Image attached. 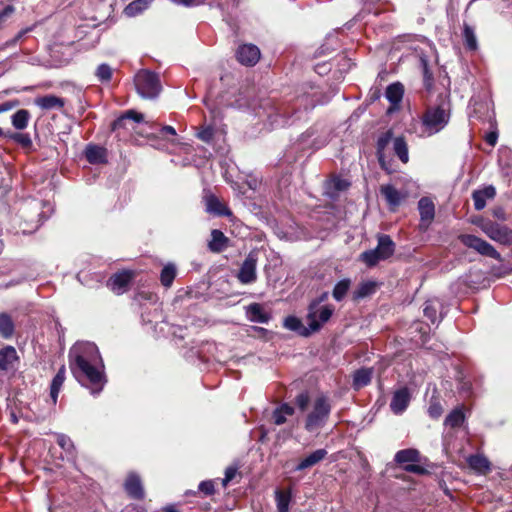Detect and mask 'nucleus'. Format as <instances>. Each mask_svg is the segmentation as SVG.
<instances>
[{
	"instance_id": "nucleus-38",
	"label": "nucleus",
	"mask_w": 512,
	"mask_h": 512,
	"mask_svg": "<svg viewBox=\"0 0 512 512\" xmlns=\"http://www.w3.org/2000/svg\"><path fill=\"white\" fill-rule=\"evenodd\" d=\"M394 460L398 464L416 463L419 460V452L416 449H403L395 454Z\"/></svg>"
},
{
	"instance_id": "nucleus-56",
	"label": "nucleus",
	"mask_w": 512,
	"mask_h": 512,
	"mask_svg": "<svg viewBox=\"0 0 512 512\" xmlns=\"http://www.w3.org/2000/svg\"><path fill=\"white\" fill-rule=\"evenodd\" d=\"M213 134V129L211 127H205L197 133V137L200 140L209 143L213 138Z\"/></svg>"
},
{
	"instance_id": "nucleus-34",
	"label": "nucleus",
	"mask_w": 512,
	"mask_h": 512,
	"mask_svg": "<svg viewBox=\"0 0 512 512\" xmlns=\"http://www.w3.org/2000/svg\"><path fill=\"white\" fill-rule=\"evenodd\" d=\"M469 466L478 473H487L491 470L489 460L480 454L471 455L468 458Z\"/></svg>"
},
{
	"instance_id": "nucleus-33",
	"label": "nucleus",
	"mask_w": 512,
	"mask_h": 512,
	"mask_svg": "<svg viewBox=\"0 0 512 512\" xmlns=\"http://www.w3.org/2000/svg\"><path fill=\"white\" fill-rule=\"evenodd\" d=\"M65 366H61L56 375L53 377L51 385H50V397L52 399L53 404H56L59 392L63 386L65 381Z\"/></svg>"
},
{
	"instance_id": "nucleus-26",
	"label": "nucleus",
	"mask_w": 512,
	"mask_h": 512,
	"mask_svg": "<svg viewBox=\"0 0 512 512\" xmlns=\"http://www.w3.org/2000/svg\"><path fill=\"white\" fill-rule=\"evenodd\" d=\"M381 195L391 207L399 206L405 198V194L397 190L393 185H382L380 188Z\"/></svg>"
},
{
	"instance_id": "nucleus-14",
	"label": "nucleus",
	"mask_w": 512,
	"mask_h": 512,
	"mask_svg": "<svg viewBox=\"0 0 512 512\" xmlns=\"http://www.w3.org/2000/svg\"><path fill=\"white\" fill-rule=\"evenodd\" d=\"M449 307L438 298L430 299L425 302L423 309L424 315L430 320H443L448 317Z\"/></svg>"
},
{
	"instance_id": "nucleus-45",
	"label": "nucleus",
	"mask_w": 512,
	"mask_h": 512,
	"mask_svg": "<svg viewBox=\"0 0 512 512\" xmlns=\"http://www.w3.org/2000/svg\"><path fill=\"white\" fill-rule=\"evenodd\" d=\"M95 75L100 82H109L112 78V68L108 64L102 63L97 67Z\"/></svg>"
},
{
	"instance_id": "nucleus-1",
	"label": "nucleus",
	"mask_w": 512,
	"mask_h": 512,
	"mask_svg": "<svg viewBox=\"0 0 512 512\" xmlns=\"http://www.w3.org/2000/svg\"><path fill=\"white\" fill-rule=\"evenodd\" d=\"M69 368L73 376L97 396L103 390L107 380L99 349L89 341L76 342L69 351Z\"/></svg>"
},
{
	"instance_id": "nucleus-39",
	"label": "nucleus",
	"mask_w": 512,
	"mask_h": 512,
	"mask_svg": "<svg viewBox=\"0 0 512 512\" xmlns=\"http://www.w3.org/2000/svg\"><path fill=\"white\" fill-rule=\"evenodd\" d=\"M176 274H177V269H176L175 264H173V263L166 264L163 267L161 274H160L161 284L164 287L169 288L172 285V283L176 277Z\"/></svg>"
},
{
	"instance_id": "nucleus-27",
	"label": "nucleus",
	"mask_w": 512,
	"mask_h": 512,
	"mask_svg": "<svg viewBox=\"0 0 512 512\" xmlns=\"http://www.w3.org/2000/svg\"><path fill=\"white\" fill-rule=\"evenodd\" d=\"M229 245V239L224 233L218 229L211 231V239L208 242V248L211 252L220 253L224 251Z\"/></svg>"
},
{
	"instance_id": "nucleus-43",
	"label": "nucleus",
	"mask_w": 512,
	"mask_h": 512,
	"mask_svg": "<svg viewBox=\"0 0 512 512\" xmlns=\"http://www.w3.org/2000/svg\"><path fill=\"white\" fill-rule=\"evenodd\" d=\"M465 415L460 408L452 410L445 419V425L451 428L459 427L463 424Z\"/></svg>"
},
{
	"instance_id": "nucleus-5",
	"label": "nucleus",
	"mask_w": 512,
	"mask_h": 512,
	"mask_svg": "<svg viewBox=\"0 0 512 512\" xmlns=\"http://www.w3.org/2000/svg\"><path fill=\"white\" fill-rule=\"evenodd\" d=\"M134 83L138 94L145 99L157 98L162 90L159 75L149 70L139 71Z\"/></svg>"
},
{
	"instance_id": "nucleus-25",
	"label": "nucleus",
	"mask_w": 512,
	"mask_h": 512,
	"mask_svg": "<svg viewBox=\"0 0 512 512\" xmlns=\"http://www.w3.org/2000/svg\"><path fill=\"white\" fill-rule=\"evenodd\" d=\"M496 195L495 187L489 185L482 190H475L472 193V199L474 201V207L477 211L485 208L486 200L493 199Z\"/></svg>"
},
{
	"instance_id": "nucleus-51",
	"label": "nucleus",
	"mask_w": 512,
	"mask_h": 512,
	"mask_svg": "<svg viewBox=\"0 0 512 512\" xmlns=\"http://www.w3.org/2000/svg\"><path fill=\"white\" fill-rule=\"evenodd\" d=\"M15 331L14 322H0V336L4 339H9L13 336Z\"/></svg>"
},
{
	"instance_id": "nucleus-10",
	"label": "nucleus",
	"mask_w": 512,
	"mask_h": 512,
	"mask_svg": "<svg viewBox=\"0 0 512 512\" xmlns=\"http://www.w3.org/2000/svg\"><path fill=\"white\" fill-rule=\"evenodd\" d=\"M328 293L323 292L319 297L312 300L308 307L307 320H330L334 306L327 303Z\"/></svg>"
},
{
	"instance_id": "nucleus-2",
	"label": "nucleus",
	"mask_w": 512,
	"mask_h": 512,
	"mask_svg": "<svg viewBox=\"0 0 512 512\" xmlns=\"http://www.w3.org/2000/svg\"><path fill=\"white\" fill-rule=\"evenodd\" d=\"M325 102L318 98L317 91L311 93L304 92L298 95L293 104L275 102L267 98L261 100L257 115L259 117L265 116L272 129L280 128L290 124L292 117L301 119L303 111L312 110L317 104H324Z\"/></svg>"
},
{
	"instance_id": "nucleus-52",
	"label": "nucleus",
	"mask_w": 512,
	"mask_h": 512,
	"mask_svg": "<svg viewBox=\"0 0 512 512\" xmlns=\"http://www.w3.org/2000/svg\"><path fill=\"white\" fill-rule=\"evenodd\" d=\"M57 444L64 450L70 452L74 448V444L70 437L65 434L57 435Z\"/></svg>"
},
{
	"instance_id": "nucleus-61",
	"label": "nucleus",
	"mask_w": 512,
	"mask_h": 512,
	"mask_svg": "<svg viewBox=\"0 0 512 512\" xmlns=\"http://www.w3.org/2000/svg\"><path fill=\"white\" fill-rule=\"evenodd\" d=\"M125 113L128 120H133L138 123L143 121L144 116L141 113H138L134 110H128Z\"/></svg>"
},
{
	"instance_id": "nucleus-21",
	"label": "nucleus",
	"mask_w": 512,
	"mask_h": 512,
	"mask_svg": "<svg viewBox=\"0 0 512 512\" xmlns=\"http://www.w3.org/2000/svg\"><path fill=\"white\" fill-rule=\"evenodd\" d=\"M309 326L303 325V322H283L285 329L293 331L301 336L307 337L322 328L324 322H308Z\"/></svg>"
},
{
	"instance_id": "nucleus-48",
	"label": "nucleus",
	"mask_w": 512,
	"mask_h": 512,
	"mask_svg": "<svg viewBox=\"0 0 512 512\" xmlns=\"http://www.w3.org/2000/svg\"><path fill=\"white\" fill-rule=\"evenodd\" d=\"M415 324H418V326L415 328L416 331L420 334V339L415 340L417 343L420 342L421 345H425L428 341L429 335L428 332L430 331V327L426 322H414Z\"/></svg>"
},
{
	"instance_id": "nucleus-64",
	"label": "nucleus",
	"mask_w": 512,
	"mask_h": 512,
	"mask_svg": "<svg viewBox=\"0 0 512 512\" xmlns=\"http://www.w3.org/2000/svg\"><path fill=\"white\" fill-rule=\"evenodd\" d=\"M161 134H169V135H176V130L172 127V126H169V125H165L161 128Z\"/></svg>"
},
{
	"instance_id": "nucleus-58",
	"label": "nucleus",
	"mask_w": 512,
	"mask_h": 512,
	"mask_svg": "<svg viewBox=\"0 0 512 512\" xmlns=\"http://www.w3.org/2000/svg\"><path fill=\"white\" fill-rule=\"evenodd\" d=\"M237 469L235 467H227L225 470V476L222 480L223 486H226L236 475Z\"/></svg>"
},
{
	"instance_id": "nucleus-32",
	"label": "nucleus",
	"mask_w": 512,
	"mask_h": 512,
	"mask_svg": "<svg viewBox=\"0 0 512 512\" xmlns=\"http://www.w3.org/2000/svg\"><path fill=\"white\" fill-rule=\"evenodd\" d=\"M247 314L250 320H270L272 315L269 309L260 303H252L247 307Z\"/></svg>"
},
{
	"instance_id": "nucleus-35",
	"label": "nucleus",
	"mask_w": 512,
	"mask_h": 512,
	"mask_svg": "<svg viewBox=\"0 0 512 512\" xmlns=\"http://www.w3.org/2000/svg\"><path fill=\"white\" fill-rule=\"evenodd\" d=\"M294 408L287 404L283 403L279 407H277L272 414V419L275 425H282L286 422L288 416H292L294 414Z\"/></svg>"
},
{
	"instance_id": "nucleus-8",
	"label": "nucleus",
	"mask_w": 512,
	"mask_h": 512,
	"mask_svg": "<svg viewBox=\"0 0 512 512\" xmlns=\"http://www.w3.org/2000/svg\"><path fill=\"white\" fill-rule=\"evenodd\" d=\"M475 224L491 240L506 246L512 245V229L491 220H479Z\"/></svg>"
},
{
	"instance_id": "nucleus-44",
	"label": "nucleus",
	"mask_w": 512,
	"mask_h": 512,
	"mask_svg": "<svg viewBox=\"0 0 512 512\" xmlns=\"http://www.w3.org/2000/svg\"><path fill=\"white\" fill-rule=\"evenodd\" d=\"M463 39H464V43H465V46L467 49H469V50L477 49L478 44H477V38H476V35L474 32V29L466 23L463 26Z\"/></svg>"
},
{
	"instance_id": "nucleus-55",
	"label": "nucleus",
	"mask_w": 512,
	"mask_h": 512,
	"mask_svg": "<svg viewBox=\"0 0 512 512\" xmlns=\"http://www.w3.org/2000/svg\"><path fill=\"white\" fill-rule=\"evenodd\" d=\"M198 489L205 495H212L215 492L214 482L212 480L202 481L199 484Z\"/></svg>"
},
{
	"instance_id": "nucleus-24",
	"label": "nucleus",
	"mask_w": 512,
	"mask_h": 512,
	"mask_svg": "<svg viewBox=\"0 0 512 512\" xmlns=\"http://www.w3.org/2000/svg\"><path fill=\"white\" fill-rule=\"evenodd\" d=\"M18 359L17 351L13 346H6L0 349V370L8 371L13 369Z\"/></svg>"
},
{
	"instance_id": "nucleus-17",
	"label": "nucleus",
	"mask_w": 512,
	"mask_h": 512,
	"mask_svg": "<svg viewBox=\"0 0 512 512\" xmlns=\"http://www.w3.org/2000/svg\"><path fill=\"white\" fill-rule=\"evenodd\" d=\"M236 58L243 65L254 66L260 59V50L253 44H244L237 49Z\"/></svg>"
},
{
	"instance_id": "nucleus-20",
	"label": "nucleus",
	"mask_w": 512,
	"mask_h": 512,
	"mask_svg": "<svg viewBox=\"0 0 512 512\" xmlns=\"http://www.w3.org/2000/svg\"><path fill=\"white\" fill-rule=\"evenodd\" d=\"M126 493L133 499L144 498V488L140 477L136 473H130L124 483Z\"/></svg>"
},
{
	"instance_id": "nucleus-47",
	"label": "nucleus",
	"mask_w": 512,
	"mask_h": 512,
	"mask_svg": "<svg viewBox=\"0 0 512 512\" xmlns=\"http://www.w3.org/2000/svg\"><path fill=\"white\" fill-rule=\"evenodd\" d=\"M458 381V389L459 391L464 394L465 396H469L472 393V384L471 382L465 378L463 375V372H458L457 376Z\"/></svg>"
},
{
	"instance_id": "nucleus-22",
	"label": "nucleus",
	"mask_w": 512,
	"mask_h": 512,
	"mask_svg": "<svg viewBox=\"0 0 512 512\" xmlns=\"http://www.w3.org/2000/svg\"><path fill=\"white\" fill-rule=\"evenodd\" d=\"M349 186V181L336 176L325 183V194L331 199H336L339 196V194L347 190Z\"/></svg>"
},
{
	"instance_id": "nucleus-28",
	"label": "nucleus",
	"mask_w": 512,
	"mask_h": 512,
	"mask_svg": "<svg viewBox=\"0 0 512 512\" xmlns=\"http://www.w3.org/2000/svg\"><path fill=\"white\" fill-rule=\"evenodd\" d=\"M326 449H317L303 458L295 467V471H303L321 462L327 456Z\"/></svg>"
},
{
	"instance_id": "nucleus-59",
	"label": "nucleus",
	"mask_w": 512,
	"mask_h": 512,
	"mask_svg": "<svg viewBox=\"0 0 512 512\" xmlns=\"http://www.w3.org/2000/svg\"><path fill=\"white\" fill-rule=\"evenodd\" d=\"M30 30H31L30 28H27V29H23V30L19 31L13 39L7 41L4 44V48L16 45V43Z\"/></svg>"
},
{
	"instance_id": "nucleus-50",
	"label": "nucleus",
	"mask_w": 512,
	"mask_h": 512,
	"mask_svg": "<svg viewBox=\"0 0 512 512\" xmlns=\"http://www.w3.org/2000/svg\"><path fill=\"white\" fill-rule=\"evenodd\" d=\"M8 137L23 147H30L32 145L30 135L27 133H11Z\"/></svg>"
},
{
	"instance_id": "nucleus-60",
	"label": "nucleus",
	"mask_w": 512,
	"mask_h": 512,
	"mask_svg": "<svg viewBox=\"0 0 512 512\" xmlns=\"http://www.w3.org/2000/svg\"><path fill=\"white\" fill-rule=\"evenodd\" d=\"M250 335L256 337H265L268 331L261 327L251 326L249 330H247Z\"/></svg>"
},
{
	"instance_id": "nucleus-15",
	"label": "nucleus",
	"mask_w": 512,
	"mask_h": 512,
	"mask_svg": "<svg viewBox=\"0 0 512 512\" xmlns=\"http://www.w3.org/2000/svg\"><path fill=\"white\" fill-rule=\"evenodd\" d=\"M133 273L130 271H122L113 274L107 281V286L116 294H123L128 290L132 281Z\"/></svg>"
},
{
	"instance_id": "nucleus-16",
	"label": "nucleus",
	"mask_w": 512,
	"mask_h": 512,
	"mask_svg": "<svg viewBox=\"0 0 512 512\" xmlns=\"http://www.w3.org/2000/svg\"><path fill=\"white\" fill-rule=\"evenodd\" d=\"M411 401V393L407 387H401L397 389L390 402L391 411L396 414H402L408 407Z\"/></svg>"
},
{
	"instance_id": "nucleus-42",
	"label": "nucleus",
	"mask_w": 512,
	"mask_h": 512,
	"mask_svg": "<svg viewBox=\"0 0 512 512\" xmlns=\"http://www.w3.org/2000/svg\"><path fill=\"white\" fill-rule=\"evenodd\" d=\"M275 500L277 506V512H288L291 501V495L289 492L282 490L275 491Z\"/></svg>"
},
{
	"instance_id": "nucleus-3",
	"label": "nucleus",
	"mask_w": 512,
	"mask_h": 512,
	"mask_svg": "<svg viewBox=\"0 0 512 512\" xmlns=\"http://www.w3.org/2000/svg\"><path fill=\"white\" fill-rule=\"evenodd\" d=\"M392 144L394 154L402 163L409 161L408 144L403 136L394 137L392 130H387L377 139L376 153L382 168H385L386 149Z\"/></svg>"
},
{
	"instance_id": "nucleus-30",
	"label": "nucleus",
	"mask_w": 512,
	"mask_h": 512,
	"mask_svg": "<svg viewBox=\"0 0 512 512\" xmlns=\"http://www.w3.org/2000/svg\"><path fill=\"white\" fill-rule=\"evenodd\" d=\"M106 154V149L98 145L89 144L85 149V157L91 164L105 163Z\"/></svg>"
},
{
	"instance_id": "nucleus-31",
	"label": "nucleus",
	"mask_w": 512,
	"mask_h": 512,
	"mask_svg": "<svg viewBox=\"0 0 512 512\" xmlns=\"http://www.w3.org/2000/svg\"><path fill=\"white\" fill-rule=\"evenodd\" d=\"M206 210L209 213L218 215V216H230L231 211L228 207H226L223 203L220 202V200L214 196L210 195L206 199Z\"/></svg>"
},
{
	"instance_id": "nucleus-62",
	"label": "nucleus",
	"mask_w": 512,
	"mask_h": 512,
	"mask_svg": "<svg viewBox=\"0 0 512 512\" xmlns=\"http://www.w3.org/2000/svg\"><path fill=\"white\" fill-rule=\"evenodd\" d=\"M405 470L410 473L423 474L425 469L418 464L410 463L405 466Z\"/></svg>"
},
{
	"instance_id": "nucleus-29",
	"label": "nucleus",
	"mask_w": 512,
	"mask_h": 512,
	"mask_svg": "<svg viewBox=\"0 0 512 512\" xmlns=\"http://www.w3.org/2000/svg\"><path fill=\"white\" fill-rule=\"evenodd\" d=\"M35 105L42 110L62 109L64 107V99L55 95H45L37 97L34 101Z\"/></svg>"
},
{
	"instance_id": "nucleus-41",
	"label": "nucleus",
	"mask_w": 512,
	"mask_h": 512,
	"mask_svg": "<svg viewBox=\"0 0 512 512\" xmlns=\"http://www.w3.org/2000/svg\"><path fill=\"white\" fill-rule=\"evenodd\" d=\"M29 119V111L25 109H20L12 115V125L17 130H23L27 127Z\"/></svg>"
},
{
	"instance_id": "nucleus-40",
	"label": "nucleus",
	"mask_w": 512,
	"mask_h": 512,
	"mask_svg": "<svg viewBox=\"0 0 512 512\" xmlns=\"http://www.w3.org/2000/svg\"><path fill=\"white\" fill-rule=\"evenodd\" d=\"M351 287V280L348 278H344L340 281H338L332 291L333 298L340 302L344 299V297L347 295L348 291Z\"/></svg>"
},
{
	"instance_id": "nucleus-7",
	"label": "nucleus",
	"mask_w": 512,
	"mask_h": 512,
	"mask_svg": "<svg viewBox=\"0 0 512 512\" xmlns=\"http://www.w3.org/2000/svg\"><path fill=\"white\" fill-rule=\"evenodd\" d=\"M331 413V405L325 396L318 397L313 404L312 411L305 420V429L308 432H315L322 428Z\"/></svg>"
},
{
	"instance_id": "nucleus-11",
	"label": "nucleus",
	"mask_w": 512,
	"mask_h": 512,
	"mask_svg": "<svg viewBox=\"0 0 512 512\" xmlns=\"http://www.w3.org/2000/svg\"><path fill=\"white\" fill-rule=\"evenodd\" d=\"M258 258L259 252L257 250H252L248 253L237 273V278L240 281V283L251 284L256 281V267L258 263Z\"/></svg>"
},
{
	"instance_id": "nucleus-19",
	"label": "nucleus",
	"mask_w": 512,
	"mask_h": 512,
	"mask_svg": "<svg viewBox=\"0 0 512 512\" xmlns=\"http://www.w3.org/2000/svg\"><path fill=\"white\" fill-rule=\"evenodd\" d=\"M404 95V86L400 82H395L390 84L386 88L385 96L387 100L391 103V107L388 109V113H392L396 111L400 107V103L403 99Z\"/></svg>"
},
{
	"instance_id": "nucleus-46",
	"label": "nucleus",
	"mask_w": 512,
	"mask_h": 512,
	"mask_svg": "<svg viewBox=\"0 0 512 512\" xmlns=\"http://www.w3.org/2000/svg\"><path fill=\"white\" fill-rule=\"evenodd\" d=\"M26 310H27L26 308H17L11 312H2V313H0V320L1 321L14 320V319H17L20 317H25V316H29L31 318L30 320H34V318L32 316H30L26 312Z\"/></svg>"
},
{
	"instance_id": "nucleus-53",
	"label": "nucleus",
	"mask_w": 512,
	"mask_h": 512,
	"mask_svg": "<svg viewBox=\"0 0 512 512\" xmlns=\"http://www.w3.org/2000/svg\"><path fill=\"white\" fill-rule=\"evenodd\" d=\"M295 403L301 411H305L310 403V397L307 392H301L295 398Z\"/></svg>"
},
{
	"instance_id": "nucleus-12",
	"label": "nucleus",
	"mask_w": 512,
	"mask_h": 512,
	"mask_svg": "<svg viewBox=\"0 0 512 512\" xmlns=\"http://www.w3.org/2000/svg\"><path fill=\"white\" fill-rule=\"evenodd\" d=\"M199 358L204 362L215 361L223 364L229 359L228 352L224 345L214 342L204 343L198 351Z\"/></svg>"
},
{
	"instance_id": "nucleus-13",
	"label": "nucleus",
	"mask_w": 512,
	"mask_h": 512,
	"mask_svg": "<svg viewBox=\"0 0 512 512\" xmlns=\"http://www.w3.org/2000/svg\"><path fill=\"white\" fill-rule=\"evenodd\" d=\"M418 210L420 214L419 229L426 231L435 217V205L429 197H422L418 201Z\"/></svg>"
},
{
	"instance_id": "nucleus-6",
	"label": "nucleus",
	"mask_w": 512,
	"mask_h": 512,
	"mask_svg": "<svg viewBox=\"0 0 512 512\" xmlns=\"http://www.w3.org/2000/svg\"><path fill=\"white\" fill-rule=\"evenodd\" d=\"M377 239L378 244L375 249L364 251L360 255V259L369 267L390 258L395 252V243L389 235L381 234Z\"/></svg>"
},
{
	"instance_id": "nucleus-37",
	"label": "nucleus",
	"mask_w": 512,
	"mask_h": 512,
	"mask_svg": "<svg viewBox=\"0 0 512 512\" xmlns=\"http://www.w3.org/2000/svg\"><path fill=\"white\" fill-rule=\"evenodd\" d=\"M151 2L152 0H134L125 7L124 13L128 17H134L146 10Z\"/></svg>"
},
{
	"instance_id": "nucleus-54",
	"label": "nucleus",
	"mask_w": 512,
	"mask_h": 512,
	"mask_svg": "<svg viewBox=\"0 0 512 512\" xmlns=\"http://www.w3.org/2000/svg\"><path fill=\"white\" fill-rule=\"evenodd\" d=\"M443 409L439 402H431L428 408V414L433 419H438L442 415Z\"/></svg>"
},
{
	"instance_id": "nucleus-63",
	"label": "nucleus",
	"mask_w": 512,
	"mask_h": 512,
	"mask_svg": "<svg viewBox=\"0 0 512 512\" xmlns=\"http://www.w3.org/2000/svg\"><path fill=\"white\" fill-rule=\"evenodd\" d=\"M497 133L495 132H490L489 134H487L486 136V142L491 145V146H494L497 142Z\"/></svg>"
},
{
	"instance_id": "nucleus-49",
	"label": "nucleus",
	"mask_w": 512,
	"mask_h": 512,
	"mask_svg": "<svg viewBox=\"0 0 512 512\" xmlns=\"http://www.w3.org/2000/svg\"><path fill=\"white\" fill-rule=\"evenodd\" d=\"M433 83L432 73L429 71L426 61H423V85L428 93L432 92Z\"/></svg>"
},
{
	"instance_id": "nucleus-36",
	"label": "nucleus",
	"mask_w": 512,
	"mask_h": 512,
	"mask_svg": "<svg viewBox=\"0 0 512 512\" xmlns=\"http://www.w3.org/2000/svg\"><path fill=\"white\" fill-rule=\"evenodd\" d=\"M372 378V369L371 368H361L355 371L353 375V387L355 389H360L362 387L367 386Z\"/></svg>"
},
{
	"instance_id": "nucleus-4",
	"label": "nucleus",
	"mask_w": 512,
	"mask_h": 512,
	"mask_svg": "<svg viewBox=\"0 0 512 512\" xmlns=\"http://www.w3.org/2000/svg\"><path fill=\"white\" fill-rule=\"evenodd\" d=\"M450 120V111L443 105L429 107L422 115L421 122L424 133L428 136L443 130Z\"/></svg>"
},
{
	"instance_id": "nucleus-18",
	"label": "nucleus",
	"mask_w": 512,
	"mask_h": 512,
	"mask_svg": "<svg viewBox=\"0 0 512 512\" xmlns=\"http://www.w3.org/2000/svg\"><path fill=\"white\" fill-rule=\"evenodd\" d=\"M153 329L155 333L159 330L165 337L180 340L185 338V332L187 330L185 326L175 324L174 322H156Z\"/></svg>"
},
{
	"instance_id": "nucleus-23",
	"label": "nucleus",
	"mask_w": 512,
	"mask_h": 512,
	"mask_svg": "<svg viewBox=\"0 0 512 512\" xmlns=\"http://www.w3.org/2000/svg\"><path fill=\"white\" fill-rule=\"evenodd\" d=\"M378 283L376 281L367 280L361 282L352 292V300L360 301L376 293Z\"/></svg>"
},
{
	"instance_id": "nucleus-57",
	"label": "nucleus",
	"mask_w": 512,
	"mask_h": 512,
	"mask_svg": "<svg viewBox=\"0 0 512 512\" xmlns=\"http://www.w3.org/2000/svg\"><path fill=\"white\" fill-rule=\"evenodd\" d=\"M128 118L126 117V113L115 119L111 125V129L113 131H117L122 128H126V121Z\"/></svg>"
},
{
	"instance_id": "nucleus-9",
	"label": "nucleus",
	"mask_w": 512,
	"mask_h": 512,
	"mask_svg": "<svg viewBox=\"0 0 512 512\" xmlns=\"http://www.w3.org/2000/svg\"><path fill=\"white\" fill-rule=\"evenodd\" d=\"M461 243L478 252L479 254L502 261L500 253L487 241L471 234H462L459 236Z\"/></svg>"
}]
</instances>
